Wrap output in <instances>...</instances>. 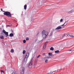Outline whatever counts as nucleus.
<instances>
[{
  "instance_id": "nucleus-37",
  "label": "nucleus",
  "mask_w": 74,
  "mask_h": 74,
  "mask_svg": "<svg viewBox=\"0 0 74 74\" xmlns=\"http://www.w3.org/2000/svg\"><path fill=\"white\" fill-rule=\"evenodd\" d=\"M72 50H69V51H71Z\"/></svg>"
},
{
  "instance_id": "nucleus-18",
  "label": "nucleus",
  "mask_w": 74,
  "mask_h": 74,
  "mask_svg": "<svg viewBox=\"0 0 74 74\" xmlns=\"http://www.w3.org/2000/svg\"><path fill=\"white\" fill-rule=\"evenodd\" d=\"M25 52H26V51H25V50H23V54H25Z\"/></svg>"
},
{
  "instance_id": "nucleus-13",
  "label": "nucleus",
  "mask_w": 74,
  "mask_h": 74,
  "mask_svg": "<svg viewBox=\"0 0 74 74\" xmlns=\"http://www.w3.org/2000/svg\"><path fill=\"white\" fill-rule=\"evenodd\" d=\"M48 55L49 56H52V53H49Z\"/></svg>"
},
{
  "instance_id": "nucleus-1",
  "label": "nucleus",
  "mask_w": 74,
  "mask_h": 74,
  "mask_svg": "<svg viewBox=\"0 0 74 74\" xmlns=\"http://www.w3.org/2000/svg\"><path fill=\"white\" fill-rule=\"evenodd\" d=\"M42 36L44 39H45L47 38L48 35V32L46 31L43 30L42 32Z\"/></svg>"
},
{
  "instance_id": "nucleus-30",
  "label": "nucleus",
  "mask_w": 74,
  "mask_h": 74,
  "mask_svg": "<svg viewBox=\"0 0 74 74\" xmlns=\"http://www.w3.org/2000/svg\"><path fill=\"white\" fill-rule=\"evenodd\" d=\"M8 26H9V25H6V27H8Z\"/></svg>"
},
{
  "instance_id": "nucleus-8",
  "label": "nucleus",
  "mask_w": 74,
  "mask_h": 74,
  "mask_svg": "<svg viewBox=\"0 0 74 74\" xmlns=\"http://www.w3.org/2000/svg\"><path fill=\"white\" fill-rule=\"evenodd\" d=\"M9 36H10V37H13V36H14V34H12V33H11L10 35H9Z\"/></svg>"
},
{
  "instance_id": "nucleus-23",
  "label": "nucleus",
  "mask_w": 74,
  "mask_h": 74,
  "mask_svg": "<svg viewBox=\"0 0 74 74\" xmlns=\"http://www.w3.org/2000/svg\"><path fill=\"white\" fill-rule=\"evenodd\" d=\"M70 37H74V36L73 35H70Z\"/></svg>"
},
{
  "instance_id": "nucleus-24",
  "label": "nucleus",
  "mask_w": 74,
  "mask_h": 74,
  "mask_svg": "<svg viewBox=\"0 0 74 74\" xmlns=\"http://www.w3.org/2000/svg\"><path fill=\"white\" fill-rule=\"evenodd\" d=\"M48 60H45V63H47V62H48Z\"/></svg>"
},
{
  "instance_id": "nucleus-38",
  "label": "nucleus",
  "mask_w": 74,
  "mask_h": 74,
  "mask_svg": "<svg viewBox=\"0 0 74 74\" xmlns=\"http://www.w3.org/2000/svg\"><path fill=\"white\" fill-rule=\"evenodd\" d=\"M41 41H42V40H41Z\"/></svg>"
},
{
  "instance_id": "nucleus-35",
  "label": "nucleus",
  "mask_w": 74,
  "mask_h": 74,
  "mask_svg": "<svg viewBox=\"0 0 74 74\" xmlns=\"http://www.w3.org/2000/svg\"><path fill=\"white\" fill-rule=\"evenodd\" d=\"M34 67H35L36 66V64H34Z\"/></svg>"
},
{
  "instance_id": "nucleus-17",
  "label": "nucleus",
  "mask_w": 74,
  "mask_h": 74,
  "mask_svg": "<svg viewBox=\"0 0 74 74\" xmlns=\"http://www.w3.org/2000/svg\"><path fill=\"white\" fill-rule=\"evenodd\" d=\"M14 50L12 49L11 50V53H14Z\"/></svg>"
},
{
  "instance_id": "nucleus-11",
  "label": "nucleus",
  "mask_w": 74,
  "mask_h": 74,
  "mask_svg": "<svg viewBox=\"0 0 74 74\" xmlns=\"http://www.w3.org/2000/svg\"><path fill=\"white\" fill-rule=\"evenodd\" d=\"M0 38L1 39H4V36L2 35L0 36Z\"/></svg>"
},
{
  "instance_id": "nucleus-31",
  "label": "nucleus",
  "mask_w": 74,
  "mask_h": 74,
  "mask_svg": "<svg viewBox=\"0 0 74 74\" xmlns=\"http://www.w3.org/2000/svg\"><path fill=\"white\" fill-rule=\"evenodd\" d=\"M48 58H51V57H47V59H48Z\"/></svg>"
},
{
  "instance_id": "nucleus-33",
  "label": "nucleus",
  "mask_w": 74,
  "mask_h": 74,
  "mask_svg": "<svg viewBox=\"0 0 74 74\" xmlns=\"http://www.w3.org/2000/svg\"><path fill=\"white\" fill-rule=\"evenodd\" d=\"M45 55V53H43V56H44V55Z\"/></svg>"
},
{
  "instance_id": "nucleus-2",
  "label": "nucleus",
  "mask_w": 74,
  "mask_h": 74,
  "mask_svg": "<svg viewBox=\"0 0 74 74\" xmlns=\"http://www.w3.org/2000/svg\"><path fill=\"white\" fill-rule=\"evenodd\" d=\"M4 15H6V16H8L9 17H11V13L9 12H5L4 13Z\"/></svg>"
},
{
  "instance_id": "nucleus-41",
  "label": "nucleus",
  "mask_w": 74,
  "mask_h": 74,
  "mask_svg": "<svg viewBox=\"0 0 74 74\" xmlns=\"http://www.w3.org/2000/svg\"><path fill=\"white\" fill-rule=\"evenodd\" d=\"M1 73V72H0V73Z\"/></svg>"
},
{
  "instance_id": "nucleus-26",
  "label": "nucleus",
  "mask_w": 74,
  "mask_h": 74,
  "mask_svg": "<svg viewBox=\"0 0 74 74\" xmlns=\"http://www.w3.org/2000/svg\"><path fill=\"white\" fill-rule=\"evenodd\" d=\"M62 21H63V18H62L60 20V22H62Z\"/></svg>"
},
{
  "instance_id": "nucleus-29",
  "label": "nucleus",
  "mask_w": 74,
  "mask_h": 74,
  "mask_svg": "<svg viewBox=\"0 0 74 74\" xmlns=\"http://www.w3.org/2000/svg\"><path fill=\"white\" fill-rule=\"evenodd\" d=\"M69 22V21H66L65 22V23H66V24H67V22Z\"/></svg>"
},
{
  "instance_id": "nucleus-4",
  "label": "nucleus",
  "mask_w": 74,
  "mask_h": 74,
  "mask_svg": "<svg viewBox=\"0 0 74 74\" xmlns=\"http://www.w3.org/2000/svg\"><path fill=\"white\" fill-rule=\"evenodd\" d=\"M32 59L30 61L29 63V65L28 66V67L29 69H31L32 67V66H33L32 65Z\"/></svg>"
},
{
  "instance_id": "nucleus-6",
  "label": "nucleus",
  "mask_w": 74,
  "mask_h": 74,
  "mask_svg": "<svg viewBox=\"0 0 74 74\" xmlns=\"http://www.w3.org/2000/svg\"><path fill=\"white\" fill-rule=\"evenodd\" d=\"M60 26H59L57 28H56V30H58V29H62V27H61Z\"/></svg>"
},
{
  "instance_id": "nucleus-32",
  "label": "nucleus",
  "mask_w": 74,
  "mask_h": 74,
  "mask_svg": "<svg viewBox=\"0 0 74 74\" xmlns=\"http://www.w3.org/2000/svg\"><path fill=\"white\" fill-rule=\"evenodd\" d=\"M1 11H3V9H1Z\"/></svg>"
},
{
  "instance_id": "nucleus-19",
  "label": "nucleus",
  "mask_w": 74,
  "mask_h": 74,
  "mask_svg": "<svg viewBox=\"0 0 74 74\" xmlns=\"http://www.w3.org/2000/svg\"><path fill=\"white\" fill-rule=\"evenodd\" d=\"M29 40V38L28 37L26 38V40L27 41V40Z\"/></svg>"
},
{
  "instance_id": "nucleus-9",
  "label": "nucleus",
  "mask_w": 74,
  "mask_h": 74,
  "mask_svg": "<svg viewBox=\"0 0 74 74\" xmlns=\"http://www.w3.org/2000/svg\"><path fill=\"white\" fill-rule=\"evenodd\" d=\"M6 36H8V32H6L4 34Z\"/></svg>"
},
{
  "instance_id": "nucleus-20",
  "label": "nucleus",
  "mask_w": 74,
  "mask_h": 74,
  "mask_svg": "<svg viewBox=\"0 0 74 74\" xmlns=\"http://www.w3.org/2000/svg\"><path fill=\"white\" fill-rule=\"evenodd\" d=\"M40 56H41V55H39L38 56H36L37 58H40Z\"/></svg>"
},
{
  "instance_id": "nucleus-10",
  "label": "nucleus",
  "mask_w": 74,
  "mask_h": 74,
  "mask_svg": "<svg viewBox=\"0 0 74 74\" xmlns=\"http://www.w3.org/2000/svg\"><path fill=\"white\" fill-rule=\"evenodd\" d=\"M67 25V24H66V23H65H65L64 24L61 25V26H66Z\"/></svg>"
},
{
  "instance_id": "nucleus-12",
  "label": "nucleus",
  "mask_w": 74,
  "mask_h": 74,
  "mask_svg": "<svg viewBox=\"0 0 74 74\" xmlns=\"http://www.w3.org/2000/svg\"><path fill=\"white\" fill-rule=\"evenodd\" d=\"M43 48L44 49H45L46 48V44H45L43 46Z\"/></svg>"
},
{
  "instance_id": "nucleus-40",
  "label": "nucleus",
  "mask_w": 74,
  "mask_h": 74,
  "mask_svg": "<svg viewBox=\"0 0 74 74\" xmlns=\"http://www.w3.org/2000/svg\"><path fill=\"white\" fill-rule=\"evenodd\" d=\"M3 12H4V11H3Z\"/></svg>"
},
{
  "instance_id": "nucleus-28",
  "label": "nucleus",
  "mask_w": 74,
  "mask_h": 74,
  "mask_svg": "<svg viewBox=\"0 0 74 74\" xmlns=\"http://www.w3.org/2000/svg\"><path fill=\"white\" fill-rule=\"evenodd\" d=\"M65 34H64V35H62V37H64V36H65Z\"/></svg>"
},
{
  "instance_id": "nucleus-7",
  "label": "nucleus",
  "mask_w": 74,
  "mask_h": 74,
  "mask_svg": "<svg viewBox=\"0 0 74 74\" xmlns=\"http://www.w3.org/2000/svg\"><path fill=\"white\" fill-rule=\"evenodd\" d=\"M73 11H74V10H71L68 12V14H71V13H72L73 12Z\"/></svg>"
},
{
  "instance_id": "nucleus-5",
  "label": "nucleus",
  "mask_w": 74,
  "mask_h": 74,
  "mask_svg": "<svg viewBox=\"0 0 74 74\" xmlns=\"http://www.w3.org/2000/svg\"><path fill=\"white\" fill-rule=\"evenodd\" d=\"M22 71L21 72V74H24L25 72V68L24 67H22L21 68Z\"/></svg>"
},
{
  "instance_id": "nucleus-3",
  "label": "nucleus",
  "mask_w": 74,
  "mask_h": 74,
  "mask_svg": "<svg viewBox=\"0 0 74 74\" xmlns=\"http://www.w3.org/2000/svg\"><path fill=\"white\" fill-rule=\"evenodd\" d=\"M29 53H26L24 59V61L25 63L27 61V59L29 58Z\"/></svg>"
},
{
  "instance_id": "nucleus-21",
  "label": "nucleus",
  "mask_w": 74,
  "mask_h": 74,
  "mask_svg": "<svg viewBox=\"0 0 74 74\" xmlns=\"http://www.w3.org/2000/svg\"><path fill=\"white\" fill-rule=\"evenodd\" d=\"M23 43H26V40H23Z\"/></svg>"
},
{
  "instance_id": "nucleus-36",
  "label": "nucleus",
  "mask_w": 74,
  "mask_h": 74,
  "mask_svg": "<svg viewBox=\"0 0 74 74\" xmlns=\"http://www.w3.org/2000/svg\"><path fill=\"white\" fill-rule=\"evenodd\" d=\"M69 34H67V36H69Z\"/></svg>"
},
{
  "instance_id": "nucleus-22",
  "label": "nucleus",
  "mask_w": 74,
  "mask_h": 74,
  "mask_svg": "<svg viewBox=\"0 0 74 74\" xmlns=\"http://www.w3.org/2000/svg\"><path fill=\"white\" fill-rule=\"evenodd\" d=\"M1 74H3L4 73V71H1Z\"/></svg>"
},
{
  "instance_id": "nucleus-14",
  "label": "nucleus",
  "mask_w": 74,
  "mask_h": 74,
  "mask_svg": "<svg viewBox=\"0 0 74 74\" xmlns=\"http://www.w3.org/2000/svg\"><path fill=\"white\" fill-rule=\"evenodd\" d=\"M24 9L25 10H26V8H27V5L25 4L24 6Z\"/></svg>"
},
{
  "instance_id": "nucleus-25",
  "label": "nucleus",
  "mask_w": 74,
  "mask_h": 74,
  "mask_svg": "<svg viewBox=\"0 0 74 74\" xmlns=\"http://www.w3.org/2000/svg\"><path fill=\"white\" fill-rule=\"evenodd\" d=\"M53 34L52 33H50V36H52Z\"/></svg>"
},
{
  "instance_id": "nucleus-39",
  "label": "nucleus",
  "mask_w": 74,
  "mask_h": 74,
  "mask_svg": "<svg viewBox=\"0 0 74 74\" xmlns=\"http://www.w3.org/2000/svg\"><path fill=\"white\" fill-rule=\"evenodd\" d=\"M18 25H16V26H18Z\"/></svg>"
},
{
  "instance_id": "nucleus-34",
  "label": "nucleus",
  "mask_w": 74,
  "mask_h": 74,
  "mask_svg": "<svg viewBox=\"0 0 74 74\" xmlns=\"http://www.w3.org/2000/svg\"><path fill=\"white\" fill-rule=\"evenodd\" d=\"M63 38V37H62V36H61L60 37V39H61V38Z\"/></svg>"
},
{
  "instance_id": "nucleus-15",
  "label": "nucleus",
  "mask_w": 74,
  "mask_h": 74,
  "mask_svg": "<svg viewBox=\"0 0 74 74\" xmlns=\"http://www.w3.org/2000/svg\"><path fill=\"white\" fill-rule=\"evenodd\" d=\"M54 49H53V47H51V48L50 49V51H53Z\"/></svg>"
},
{
  "instance_id": "nucleus-16",
  "label": "nucleus",
  "mask_w": 74,
  "mask_h": 74,
  "mask_svg": "<svg viewBox=\"0 0 74 74\" xmlns=\"http://www.w3.org/2000/svg\"><path fill=\"white\" fill-rule=\"evenodd\" d=\"M59 50H57L55 51V53H59Z\"/></svg>"
},
{
  "instance_id": "nucleus-27",
  "label": "nucleus",
  "mask_w": 74,
  "mask_h": 74,
  "mask_svg": "<svg viewBox=\"0 0 74 74\" xmlns=\"http://www.w3.org/2000/svg\"><path fill=\"white\" fill-rule=\"evenodd\" d=\"M3 33H4V34L6 32H5V30H3Z\"/></svg>"
}]
</instances>
